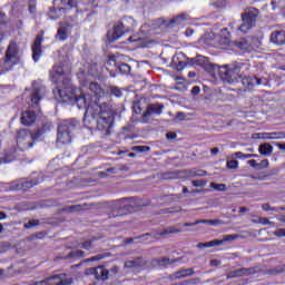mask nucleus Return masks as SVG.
Returning <instances> with one entry per match:
<instances>
[{"mask_svg": "<svg viewBox=\"0 0 285 285\" xmlns=\"http://www.w3.org/2000/svg\"><path fill=\"white\" fill-rule=\"evenodd\" d=\"M91 99L90 96L77 99V107L86 110L85 126L92 128L96 124L97 130L104 132V135H110V128L115 124V110H112L108 102L96 104Z\"/></svg>", "mask_w": 285, "mask_h": 285, "instance_id": "f257e3e1", "label": "nucleus"}, {"mask_svg": "<svg viewBox=\"0 0 285 285\" xmlns=\"http://www.w3.org/2000/svg\"><path fill=\"white\" fill-rule=\"evenodd\" d=\"M66 274L53 275L46 281L35 282L33 285H72V279L65 278Z\"/></svg>", "mask_w": 285, "mask_h": 285, "instance_id": "9b49d317", "label": "nucleus"}, {"mask_svg": "<svg viewBox=\"0 0 285 285\" xmlns=\"http://www.w3.org/2000/svg\"><path fill=\"white\" fill-rule=\"evenodd\" d=\"M272 7L273 10H285V0H273Z\"/></svg>", "mask_w": 285, "mask_h": 285, "instance_id": "e433bc0d", "label": "nucleus"}, {"mask_svg": "<svg viewBox=\"0 0 285 285\" xmlns=\"http://www.w3.org/2000/svg\"><path fill=\"white\" fill-rule=\"evenodd\" d=\"M89 92H91V95L83 94L82 91H80V95H88L92 102L102 104L101 101H99V99L104 97V89H101V86H99V83L97 82L89 83Z\"/></svg>", "mask_w": 285, "mask_h": 285, "instance_id": "2eb2a0df", "label": "nucleus"}, {"mask_svg": "<svg viewBox=\"0 0 285 285\" xmlns=\"http://www.w3.org/2000/svg\"><path fill=\"white\" fill-rule=\"evenodd\" d=\"M68 35H70V24H68V22L60 23L56 39H59V41H66L68 39Z\"/></svg>", "mask_w": 285, "mask_h": 285, "instance_id": "6ab92c4d", "label": "nucleus"}, {"mask_svg": "<svg viewBox=\"0 0 285 285\" xmlns=\"http://www.w3.org/2000/svg\"><path fill=\"white\" fill-rule=\"evenodd\" d=\"M185 177H206V170L202 169H187L183 171Z\"/></svg>", "mask_w": 285, "mask_h": 285, "instance_id": "bb28decb", "label": "nucleus"}, {"mask_svg": "<svg viewBox=\"0 0 285 285\" xmlns=\"http://www.w3.org/2000/svg\"><path fill=\"white\" fill-rule=\"evenodd\" d=\"M274 235L278 238H284L285 237V228H277L274 233Z\"/></svg>", "mask_w": 285, "mask_h": 285, "instance_id": "6e6d98bb", "label": "nucleus"}, {"mask_svg": "<svg viewBox=\"0 0 285 285\" xmlns=\"http://www.w3.org/2000/svg\"><path fill=\"white\" fill-rule=\"evenodd\" d=\"M132 110H134L135 115H141V111L144 110V101L138 100V101L134 102Z\"/></svg>", "mask_w": 285, "mask_h": 285, "instance_id": "c9c22d12", "label": "nucleus"}, {"mask_svg": "<svg viewBox=\"0 0 285 285\" xmlns=\"http://www.w3.org/2000/svg\"><path fill=\"white\" fill-rule=\"evenodd\" d=\"M247 164L252 168H259V164H257V160L252 159V160H248Z\"/></svg>", "mask_w": 285, "mask_h": 285, "instance_id": "680f3d73", "label": "nucleus"}, {"mask_svg": "<svg viewBox=\"0 0 285 285\" xmlns=\"http://www.w3.org/2000/svg\"><path fill=\"white\" fill-rule=\"evenodd\" d=\"M136 153H150V147L148 146H136L132 148Z\"/></svg>", "mask_w": 285, "mask_h": 285, "instance_id": "09e8293b", "label": "nucleus"}, {"mask_svg": "<svg viewBox=\"0 0 285 285\" xmlns=\"http://www.w3.org/2000/svg\"><path fill=\"white\" fill-rule=\"evenodd\" d=\"M259 168H268V159H264L258 164Z\"/></svg>", "mask_w": 285, "mask_h": 285, "instance_id": "69168bd1", "label": "nucleus"}, {"mask_svg": "<svg viewBox=\"0 0 285 285\" xmlns=\"http://www.w3.org/2000/svg\"><path fill=\"white\" fill-rule=\"evenodd\" d=\"M116 202L120 203V205H117L116 209L109 214V219L127 216L134 213L136 208L142 206L137 197H124Z\"/></svg>", "mask_w": 285, "mask_h": 285, "instance_id": "20e7f679", "label": "nucleus"}, {"mask_svg": "<svg viewBox=\"0 0 285 285\" xmlns=\"http://www.w3.org/2000/svg\"><path fill=\"white\" fill-rule=\"evenodd\" d=\"M41 41H43V39L41 37H37L35 39V42L31 47L32 50V59L33 61H39V57H41Z\"/></svg>", "mask_w": 285, "mask_h": 285, "instance_id": "4be33fe9", "label": "nucleus"}, {"mask_svg": "<svg viewBox=\"0 0 285 285\" xmlns=\"http://www.w3.org/2000/svg\"><path fill=\"white\" fill-rule=\"evenodd\" d=\"M243 23L237 28L240 32H248L255 26V21H257V13L255 12H246L242 16Z\"/></svg>", "mask_w": 285, "mask_h": 285, "instance_id": "f8f14e48", "label": "nucleus"}, {"mask_svg": "<svg viewBox=\"0 0 285 285\" xmlns=\"http://www.w3.org/2000/svg\"><path fill=\"white\" fill-rule=\"evenodd\" d=\"M209 265H210V266L218 267V266L222 265V262L218 261V259H210Z\"/></svg>", "mask_w": 285, "mask_h": 285, "instance_id": "0e129e2a", "label": "nucleus"}, {"mask_svg": "<svg viewBox=\"0 0 285 285\" xmlns=\"http://www.w3.org/2000/svg\"><path fill=\"white\" fill-rule=\"evenodd\" d=\"M125 267L129 268V269L136 268L134 261H126L125 262Z\"/></svg>", "mask_w": 285, "mask_h": 285, "instance_id": "e2e57ef3", "label": "nucleus"}, {"mask_svg": "<svg viewBox=\"0 0 285 285\" xmlns=\"http://www.w3.org/2000/svg\"><path fill=\"white\" fill-rule=\"evenodd\" d=\"M63 66L56 65L53 66V69L51 71L52 80L56 81V83H59L61 81V77H63Z\"/></svg>", "mask_w": 285, "mask_h": 285, "instance_id": "393cba45", "label": "nucleus"}, {"mask_svg": "<svg viewBox=\"0 0 285 285\" xmlns=\"http://www.w3.org/2000/svg\"><path fill=\"white\" fill-rule=\"evenodd\" d=\"M233 157H237L238 159H250V157H248V154H244L242 151H236Z\"/></svg>", "mask_w": 285, "mask_h": 285, "instance_id": "5fc2aeb1", "label": "nucleus"}, {"mask_svg": "<svg viewBox=\"0 0 285 285\" xmlns=\"http://www.w3.org/2000/svg\"><path fill=\"white\" fill-rule=\"evenodd\" d=\"M256 274V267H240L229 272L228 278H242Z\"/></svg>", "mask_w": 285, "mask_h": 285, "instance_id": "f3484780", "label": "nucleus"}, {"mask_svg": "<svg viewBox=\"0 0 285 285\" xmlns=\"http://www.w3.org/2000/svg\"><path fill=\"white\" fill-rule=\"evenodd\" d=\"M274 137H263V139H285V132H272Z\"/></svg>", "mask_w": 285, "mask_h": 285, "instance_id": "49530a36", "label": "nucleus"}, {"mask_svg": "<svg viewBox=\"0 0 285 285\" xmlns=\"http://www.w3.org/2000/svg\"><path fill=\"white\" fill-rule=\"evenodd\" d=\"M219 37L220 39H223V43L226 46L227 43H229L230 41V32L228 31V29H223L219 32Z\"/></svg>", "mask_w": 285, "mask_h": 285, "instance_id": "f704fd0d", "label": "nucleus"}, {"mask_svg": "<svg viewBox=\"0 0 285 285\" xmlns=\"http://www.w3.org/2000/svg\"><path fill=\"white\" fill-rule=\"evenodd\" d=\"M134 266L139 269V268H146L147 267V261L144 259L142 257H136L134 258Z\"/></svg>", "mask_w": 285, "mask_h": 285, "instance_id": "72a5a7b5", "label": "nucleus"}, {"mask_svg": "<svg viewBox=\"0 0 285 285\" xmlns=\"http://www.w3.org/2000/svg\"><path fill=\"white\" fill-rule=\"evenodd\" d=\"M215 6H217V8H222L225 3L226 0H213Z\"/></svg>", "mask_w": 285, "mask_h": 285, "instance_id": "338daca9", "label": "nucleus"}, {"mask_svg": "<svg viewBox=\"0 0 285 285\" xmlns=\"http://www.w3.org/2000/svg\"><path fill=\"white\" fill-rule=\"evenodd\" d=\"M53 92L61 99V101L63 102L76 101V105H77V99H81V97H90L88 95H81V94L77 95V91H75V89H72L71 87L56 89Z\"/></svg>", "mask_w": 285, "mask_h": 285, "instance_id": "9d476101", "label": "nucleus"}, {"mask_svg": "<svg viewBox=\"0 0 285 285\" xmlns=\"http://www.w3.org/2000/svg\"><path fill=\"white\" fill-rule=\"evenodd\" d=\"M137 28V22L132 18H125L121 22H118L114 26L112 31L108 32V37L110 41H117V39H121L125 32H130V30H135Z\"/></svg>", "mask_w": 285, "mask_h": 285, "instance_id": "423d86ee", "label": "nucleus"}, {"mask_svg": "<svg viewBox=\"0 0 285 285\" xmlns=\"http://www.w3.org/2000/svg\"><path fill=\"white\" fill-rule=\"evenodd\" d=\"M39 226V220L38 219H32L29 223L24 224L26 229H30L32 227Z\"/></svg>", "mask_w": 285, "mask_h": 285, "instance_id": "3c124183", "label": "nucleus"}, {"mask_svg": "<svg viewBox=\"0 0 285 285\" xmlns=\"http://www.w3.org/2000/svg\"><path fill=\"white\" fill-rule=\"evenodd\" d=\"M79 126V122L75 119L65 120L58 126L57 144L66 145L72 141V132Z\"/></svg>", "mask_w": 285, "mask_h": 285, "instance_id": "39448f33", "label": "nucleus"}, {"mask_svg": "<svg viewBox=\"0 0 285 285\" xmlns=\"http://www.w3.org/2000/svg\"><path fill=\"white\" fill-rule=\"evenodd\" d=\"M21 48H19V43L16 40H11L7 47L4 52V60L0 65V75H6V72H11L14 70V66H19L21 63Z\"/></svg>", "mask_w": 285, "mask_h": 285, "instance_id": "f03ea898", "label": "nucleus"}, {"mask_svg": "<svg viewBox=\"0 0 285 285\" xmlns=\"http://www.w3.org/2000/svg\"><path fill=\"white\" fill-rule=\"evenodd\" d=\"M273 146L269 142H265L259 145L258 153L259 155H263V157H271L273 155Z\"/></svg>", "mask_w": 285, "mask_h": 285, "instance_id": "a878e982", "label": "nucleus"}, {"mask_svg": "<svg viewBox=\"0 0 285 285\" xmlns=\"http://www.w3.org/2000/svg\"><path fill=\"white\" fill-rule=\"evenodd\" d=\"M55 128L52 122H45L40 129L37 130L36 137H41V135H46V132H50Z\"/></svg>", "mask_w": 285, "mask_h": 285, "instance_id": "c85d7f7f", "label": "nucleus"}, {"mask_svg": "<svg viewBox=\"0 0 285 285\" xmlns=\"http://www.w3.org/2000/svg\"><path fill=\"white\" fill-rule=\"evenodd\" d=\"M206 185L205 180H193V186L195 187H204Z\"/></svg>", "mask_w": 285, "mask_h": 285, "instance_id": "bf43d9fd", "label": "nucleus"}, {"mask_svg": "<svg viewBox=\"0 0 285 285\" xmlns=\"http://www.w3.org/2000/svg\"><path fill=\"white\" fill-rule=\"evenodd\" d=\"M273 132H262V134H255L254 139H264V137H275L272 135Z\"/></svg>", "mask_w": 285, "mask_h": 285, "instance_id": "864d4df0", "label": "nucleus"}, {"mask_svg": "<svg viewBox=\"0 0 285 285\" xmlns=\"http://www.w3.org/2000/svg\"><path fill=\"white\" fill-rule=\"evenodd\" d=\"M197 224H208L210 226H218L220 224V220L219 219H202V220H198Z\"/></svg>", "mask_w": 285, "mask_h": 285, "instance_id": "a19ab883", "label": "nucleus"}, {"mask_svg": "<svg viewBox=\"0 0 285 285\" xmlns=\"http://www.w3.org/2000/svg\"><path fill=\"white\" fill-rule=\"evenodd\" d=\"M46 87L37 85V82H33V89L31 92V106L32 108H37L39 106V102L43 97H46Z\"/></svg>", "mask_w": 285, "mask_h": 285, "instance_id": "4468645a", "label": "nucleus"}, {"mask_svg": "<svg viewBox=\"0 0 285 285\" xmlns=\"http://www.w3.org/2000/svg\"><path fill=\"white\" fill-rule=\"evenodd\" d=\"M195 275V269L193 268H185V269H180L178 272H176L175 274V278H188L190 276H194Z\"/></svg>", "mask_w": 285, "mask_h": 285, "instance_id": "cd10ccee", "label": "nucleus"}, {"mask_svg": "<svg viewBox=\"0 0 285 285\" xmlns=\"http://www.w3.org/2000/svg\"><path fill=\"white\" fill-rule=\"evenodd\" d=\"M63 10H66V8H51L49 13H48V19H51V21H57V19H59V17H61V14H59V12H63Z\"/></svg>", "mask_w": 285, "mask_h": 285, "instance_id": "c756f323", "label": "nucleus"}, {"mask_svg": "<svg viewBox=\"0 0 285 285\" xmlns=\"http://www.w3.org/2000/svg\"><path fill=\"white\" fill-rule=\"evenodd\" d=\"M238 237H239V235H224L223 239H220V240L214 239V240H209V242H205V243H198V245H196V247L204 249V248L222 246L226 242H233L235 239H238Z\"/></svg>", "mask_w": 285, "mask_h": 285, "instance_id": "ddd939ff", "label": "nucleus"}, {"mask_svg": "<svg viewBox=\"0 0 285 285\" xmlns=\"http://www.w3.org/2000/svg\"><path fill=\"white\" fill-rule=\"evenodd\" d=\"M255 41H257V38L254 39H240L236 41V48H239V50H255Z\"/></svg>", "mask_w": 285, "mask_h": 285, "instance_id": "aec40b11", "label": "nucleus"}, {"mask_svg": "<svg viewBox=\"0 0 285 285\" xmlns=\"http://www.w3.org/2000/svg\"><path fill=\"white\" fill-rule=\"evenodd\" d=\"M226 166L229 170H236V168H239V161L227 159Z\"/></svg>", "mask_w": 285, "mask_h": 285, "instance_id": "37998d69", "label": "nucleus"}, {"mask_svg": "<svg viewBox=\"0 0 285 285\" xmlns=\"http://www.w3.org/2000/svg\"><path fill=\"white\" fill-rule=\"evenodd\" d=\"M181 258H175V259H169L168 257H163V258H155L151 261L153 266H157V267H166L169 265H174L176 263H180Z\"/></svg>", "mask_w": 285, "mask_h": 285, "instance_id": "a211bd4d", "label": "nucleus"}, {"mask_svg": "<svg viewBox=\"0 0 285 285\" xmlns=\"http://www.w3.org/2000/svg\"><path fill=\"white\" fill-rule=\"evenodd\" d=\"M111 95H114V97H121V90L117 87H111Z\"/></svg>", "mask_w": 285, "mask_h": 285, "instance_id": "13d9d810", "label": "nucleus"}, {"mask_svg": "<svg viewBox=\"0 0 285 285\" xmlns=\"http://www.w3.org/2000/svg\"><path fill=\"white\" fill-rule=\"evenodd\" d=\"M61 6L67 8V10H72V8H77L78 0H60Z\"/></svg>", "mask_w": 285, "mask_h": 285, "instance_id": "473e14b6", "label": "nucleus"}, {"mask_svg": "<svg viewBox=\"0 0 285 285\" xmlns=\"http://www.w3.org/2000/svg\"><path fill=\"white\" fill-rule=\"evenodd\" d=\"M118 70H119V72H121V75H130L131 68L128 63H121L118 67Z\"/></svg>", "mask_w": 285, "mask_h": 285, "instance_id": "ea45409f", "label": "nucleus"}, {"mask_svg": "<svg viewBox=\"0 0 285 285\" xmlns=\"http://www.w3.org/2000/svg\"><path fill=\"white\" fill-rule=\"evenodd\" d=\"M85 257V252L81 249L71 252L68 254L67 257H65V259H82Z\"/></svg>", "mask_w": 285, "mask_h": 285, "instance_id": "2f4dec72", "label": "nucleus"}, {"mask_svg": "<svg viewBox=\"0 0 285 285\" xmlns=\"http://www.w3.org/2000/svg\"><path fill=\"white\" fill-rule=\"evenodd\" d=\"M83 205H72L70 207H68V212L69 213H80L83 210Z\"/></svg>", "mask_w": 285, "mask_h": 285, "instance_id": "a18cd8bd", "label": "nucleus"}, {"mask_svg": "<svg viewBox=\"0 0 285 285\" xmlns=\"http://www.w3.org/2000/svg\"><path fill=\"white\" fill-rule=\"evenodd\" d=\"M151 236V234L150 233H148V234H145V235H139V236H137V237H135V238H126L125 239V244L126 245H130V244H134L135 243V239H145L146 237H150Z\"/></svg>", "mask_w": 285, "mask_h": 285, "instance_id": "58836bf2", "label": "nucleus"}, {"mask_svg": "<svg viewBox=\"0 0 285 285\" xmlns=\"http://www.w3.org/2000/svg\"><path fill=\"white\" fill-rule=\"evenodd\" d=\"M17 144L20 150H29L35 144V138L28 129H20L17 135Z\"/></svg>", "mask_w": 285, "mask_h": 285, "instance_id": "1a4fd4ad", "label": "nucleus"}, {"mask_svg": "<svg viewBox=\"0 0 285 285\" xmlns=\"http://www.w3.org/2000/svg\"><path fill=\"white\" fill-rule=\"evenodd\" d=\"M80 247H82L85 250H90L92 247V240H85L79 244Z\"/></svg>", "mask_w": 285, "mask_h": 285, "instance_id": "603ef678", "label": "nucleus"}, {"mask_svg": "<svg viewBox=\"0 0 285 285\" xmlns=\"http://www.w3.org/2000/svg\"><path fill=\"white\" fill-rule=\"evenodd\" d=\"M110 173H115V168H109L106 171H99L98 177H100L101 179L110 177Z\"/></svg>", "mask_w": 285, "mask_h": 285, "instance_id": "8fccbe9b", "label": "nucleus"}, {"mask_svg": "<svg viewBox=\"0 0 285 285\" xmlns=\"http://www.w3.org/2000/svg\"><path fill=\"white\" fill-rule=\"evenodd\" d=\"M262 209L264 212H274L275 213L276 207L272 208V206L268 203H265V204L262 205Z\"/></svg>", "mask_w": 285, "mask_h": 285, "instance_id": "4d7b16f0", "label": "nucleus"}, {"mask_svg": "<svg viewBox=\"0 0 285 285\" xmlns=\"http://www.w3.org/2000/svg\"><path fill=\"white\" fill-rule=\"evenodd\" d=\"M199 92H202V89L198 86L193 87L191 95H199Z\"/></svg>", "mask_w": 285, "mask_h": 285, "instance_id": "774afa93", "label": "nucleus"}, {"mask_svg": "<svg viewBox=\"0 0 285 285\" xmlns=\"http://www.w3.org/2000/svg\"><path fill=\"white\" fill-rule=\"evenodd\" d=\"M120 272L119 266H114L109 269H107L105 266H98V267H91L88 268V274L94 275L96 279L99 282L105 283L110 277H114L116 274Z\"/></svg>", "mask_w": 285, "mask_h": 285, "instance_id": "0eeeda50", "label": "nucleus"}, {"mask_svg": "<svg viewBox=\"0 0 285 285\" xmlns=\"http://www.w3.org/2000/svg\"><path fill=\"white\" fill-rule=\"evenodd\" d=\"M29 12L31 14H37V2H36V0H29Z\"/></svg>", "mask_w": 285, "mask_h": 285, "instance_id": "de8ad7c7", "label": "nucleus"}, {"mask_svg": "<svg viewBox=\"0 0 285 285\" xmlns=\"http://www.w3.org/2000/svg\"><path fill=\"white\" fill-rule=\"evenodd\" d=\"M218 76L225 83H235L240 81L244 85V79H248V76L242 70L239 65L223 66L218 69Z\"/></svg>", "mask_w": 285, "mask_h": 285, "instance_id": "7ed1b4c3", "label": "nucleus"}, {"mask_svg": "<svg viewBox=\"0 0 285 285\" xmlns=\"http://www.w3.org/2000/svg\"><path fill=\"white\" fill-rule=\"evenodd\" d=\"M186 19H188V14L186 13H180L177 17H175L174 19L170 20V23H184V21H186Z\"/></svg>", "mask_w": 285, "mask_h": 285, "instance_id": "4c0bfd02", "label": "nucleus"}, {"mask_svg": "<svg viewBox=\"0 0 285 285\" xmlns=\"http://www.w3.org/2000/svg\"><path fill=\"white\" fill-rule=\"evenodd\" d=\"M243 86L248 90H253V88H257L259 86H268V79L248 76V78L243 79Z\"/></svg>", "mask_w": 285, "mask_h": 285, "instance_id": "dca6fc26", "label": "nucleus"}, {"mask_svg": "<svg viewBox=\"0 0 285 285\" xmlns=\"http://www.w3.org/2000/svg\"><path fill=\"white\" fill-rule=\"evenodd\" d=\"M183 233L181 228L168 227L165 228L163 232L157 233L156 236H167L169 234H179Z\"/></svg>", "mask_w": 285, "mask_h": 285, "instance_id": "7c9ffc66", "label": "nucleus"}, {"mask_svg": "<svg viewBox=\"0 0 285 285\" xmlns=\"http://www.w3.org/2000/svg\"><path fill=\"white\" fill-rule=\"evenodd\" d=\"M190 66H195L196 68H208L209 62H208V58L204 57V56H197L195 58H191L189 60Z\"/></svg>", "mask_w": 285, "mask_h": 285, "instance_id": "5701e85b", "label": "nucleus"}, {"mask_svg": "<svg viewBox=\"0 0 285 285\" xmlns=\"http://www.w3.org/2000/svg\"><path fill=\"white\" fill-rule=\"evenodd\" d=\"M166 137L169 141H173V139H177V134L173 132V131H169V132L166 134Z\"/></svg>", "mask_w": 285, "mask_h": 285, "instance_id": "052dcab7", "label": "nucleus"}, {"mask_svg": "<svg viewBox=\"0 0 285 285\" xmlns=\"http://www.w3.org/2000/svg\"><path fill=\"white\" fill-rule=\"evenodd\" d=\"M20 119L22 126H32L37 121V114L35 111H23Z\"/></svg>", "mask_w": 285, "mask_h": 285, "instance_id": "412c9836", "label": "nucleus"}, {"mask_svg": "<svg viewBox=\"0 0 285 285\" xmlns=\"http://www.w3.org/2000/svg\"><path fill=\"white\" fill-rule=\"evenodd\" d=\"M210 187L214 188L216 191H226L227 190L226 184L212 183Z\"/></svg>", "mask_w": 285, "mask_h": 285, "instance_id": "79ce46f5", "label": "nucleus"}, {"mask_svg": "<svg viewBox=\"0 0 285 285\" xmlns=\"http://www.w3.org/2000/svg\"><path fill=\"white\" fill-rule=\"evenodd\" d=\"M11 248V244L8 242H0V254L7 253Z\"/></svg>", "mask_w": 285, "mask_h": 285, "instance_id": "c03bdc74", "label": "nucleus"}, {"mask_svg": "<svg viewBox=\"0 0 285 285\" xmlns=\"http://www.w3.org/2000/svg\"><path fill=\"white\" fill-rule=\"evenodd\" d=\"M164 105L161 104H149L146 107V110L142 112L140 117V124H150V119L153 117H159L164 112Z\"/></svg>", "mask_w": 285, "mask_h": 285, "instance_id": "6e6552de", "label": "nucleus"}, {"mask_svg": "<svg viewBox=\"0 0 285 285\" xmlns=\"http://www.w3.org/2000/svg\"><path fill=\"white\" fill-rule=\"evenodd\" d=\"M272 43H276V46H285V31H274L271 35Z\"/></svg>", "mask_w": 285, "mask_h": 285, "instance_id": "b1692460", "label": "nucleus"}]
</instances>
